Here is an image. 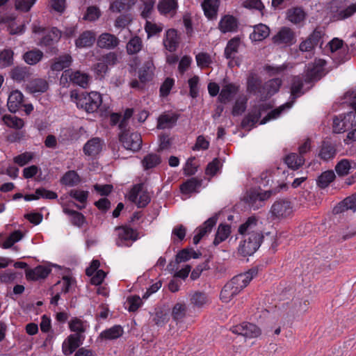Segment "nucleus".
<instances>
[{
  "mask_svg": "<svg viewBox=\"0 0 356 356\" xmlns=\"http://www.w3.org/2000/svg\"><path fill=\"white\" fill-rule=\"evenodd\" d=\"M187 307L184 303H176L172 310V319L177 323L182 322L186 316Z\"/></svg>",
  "mask_w": 356,
  "mask_h": 356,
  "instance_id": "obj_44",
  "label": "nucleus"
},
{
  "mask_svg": "<svg viewBox=\"0 0 356 356\" xmlns=\"http://www.w3.org/2000/svg\"><path fill=\"white\" fill-rule=\"evenodd\" d=\"M328 9L332 21L345 20L356 13V3L347 6L341 0H333L330 3Z\"/></svg>",
  "mask_w": 356,
  "mask_h": 356,
  "instance_id": "obj_4",
  "label": "nucleus"
},
{
  "mask_svg": "<svg viewBox=\"0 0 356 356\" xmlns=\"http://www.w3.org/2000/svg\"><path fill=\"white\" fill-rule=\"evenodd\" d=\"M119 38L110 33L100 34L97 40V46L101 49H114L120 44Z\"/></svg>",
  "mask_w": 356,
  "mask_h": 356,
  "instance_id": "obj_17",
  "label": "nucleus"
},
{
  "mask_svg": "<svg viewBox=\"0 0 356 356\" xmlns=\"http://www.w3.org/2000/svg\"><path fill=\"white\" fill-rule=\"evenodd\" d=\"M120 141L127 149L136 152L141 148L142 138L139 133H129L128 131H123L119 136Z\"/></svg>",
  "mask_w": 356,
  "mask_h": 356,
  "instance_id": "obj_7",
  "label": "nucleus"
},
{
  "mask_svg": "<svg viewBox=\"0 0 356 356\" xmlns=\"http://www.w3.org/2000/svg\"><path fill=\"white\" fill-rule=\"evenodd\" d=\"M157 7L161 14L173 16L176 13L177 3L175 0H160Z\"/></svg>",
  "mask_w": 356,
  "mask_h": 356,
  "instance_id": "obj_31",
  "label": "nucleus"
},
{
  "mask_svg": "<svg viewBox=\"0 0 356 356\" xmlns=\"http://www.w3.org/2000/svg\"><path fill=\"white\" fill-rule=\"evenodd\" d=\"M22 237L23 234L19 230L13 232L3 242L2 248L4 249L11 248L15 243L19 241Z\"/></svg>",
  "mask_w": 356,
  "mask_h": 356,
  "instance_id": "obj_56",
  "label": "nucleus"
},
{
  "mask_svg": "<svg viewBox=\"0 0 356 356\" xmlns=\"http://www.w3.org/2000/svg\"><path fill=\"white\" fill-rule=\"evenodd\" d=\"M103 142L99 138H92L89 140L83 147L85 154L88 156H96L102 149Z\"/></svg>",
  "mask_w": 356,
  "mask_h": 356,
  "instance_id": "obj_24",
  "label": "nucleus"
},
{
  "mask_svg": "<svg viewBox=\"0 0 356 356\" xmlns=\"http://www.w3.org/2000/svg\"><path fill=\"white\" fill-rule=\"evenodd\" d=\"M261 117V112L259 109H255L250 113L243 120L241 124L243 127H252Z\"/></svg>",
  "mask_w": 356,
  "mask_h": 356,
  "instance_id": "obj_53",
  "label": "nucleus"
},
{
  "mask_svg": "<svg viewBox=\"0 0 356 356\" xmlns=\"http://www.w3.org/2000/svg\"><path fill=\"white\" fill-rule=\"evenodd\" d=\"M101 15V11L97 6H90L86 10L83 18L90 22L95 21L99 18Z\"/></svg>",
  "mask_w": 356,
  "mask_h": 356,
  "instance_id": "obj_60",
  "label": "nucleus"
},
{
  "mask_svg": "<svg viewBox=\"0 0 356 356\" xmlns=\"http://www.w3.org/2000/svg\"><path fill=\"white\" fill-rule=\"evenodd\" d=\"M287 19L293 24L302 22L305 17V13L300 7L292 8L287 10Z\"/></svg>",
  "mask_w": 356,
  "mask_h": 356,
  "instance_id": "obj_43",
  "label": "nucleus"
},
{
  "mask_svg": "<svg viewBox=\"0 0 356 356\" xmlns=\"http://www.w3.org/2000/svg\"><path fill=\"white\" fill-rule=\"evenodd\" d=\"M247 99L245 97H240L237 99L233 106L232 114L234 116L241 115L246 109Z\"/></svg>",
  "mask_w": 356,
  "mask_h": 356,
  "instance_id": "obj_58",
  "label": "nucleus"
},
{
  "mask_svg": "<svg viewBox=\"0 0 356 356\" xmlns=\"http://www.w3.org/2000/svg\"><path fill=\"white\" fill-rule=\"evenodd\" d=\"M282 83V81L279 78L272 79L266 82L264 86V90L266 91V95L271 96L278 92Z\"/></svg>",
  "mask_w": 356,
  "mask_h": 356,
  "instance_id": "obj_51",
  "label": "nucleus"
},
{
  "mask_svg": "<svg viewBox=\"0 0 356 356\" xmlns=\"http://www.w3.org/2000/svg\"><path fill=\"white\" fill-rule=\"evenodd\" d=\"M275 193V192L272 190L266 191L264 192L253 190L247 193L245 199L248 205L255 210L261 207L264 201L268 199Z\"/></svg>",
  "mask_w": 356,
  "mask_h": 356,
  "instance_id": "obj_8",
  "label": "nucleus"
},
{
  "mask_svg": "<svg viewBox=\"0 0 356 356\" xmlns=\"http://www.w3.org/2000/svg\"><path fill=\"white\" fill-rule=\"evenodd\" d=\"M102 96L97 92H91L80 99L79 104L88 113H94L102 104Z\"/></svg>",
  "mask_w": 356,
  "mask_h": 356,
  "instance_id": "obj_12",
  "label": "nucleus"
},
{
  "mask_svg": "<svg viewBox=\"0 0 356 356\" xmlns=\"http://www.w3.org/2000/svg\"><path fill=\"white\" fill-rule=\"evenodd\" d=\"M270 34L268 26L265 24H259L254 26L253 32L250 38L253 41H261L266 38Z\"/></svg>",
  "mask_w": 356,
  "mask_h": 356,
  "instance_id": "obj_36",
  "label": "nucleus"
},
{
  "mask_svg": "<svg viewBox=\"0 0 356 356\" xmlns=\"http://www.w3.org/2000/svg\"><path fill=\"white\" fill-rule=\"evenodd\" d=\"M336 154L337 149L334 145L327 140L322 142L318 152V156L321 159L324 161H328L334 159Z\"/></svg>",
  "mask_w": 356,
  "mask_h": 356,
  "instance_id": "obj_20",
  "label": "nucleus"
},
{
  "mask_svg": "<svg viewBox=\"0 0 356 356\" xmlns=\"http://www.w3.org/2000/svg\"><path fill=\"white\" fill-rule=\"evenodd\" d=\"M336 177L333 170H327L321 173L318 177L317 184L321 188H325L332 183Z\"/></svg>",
  "mask_w": 356,
  "mask_h": 356,
  "instance_id": "obj_49",
  "label": "nucleus"
},
{
  "mask_svg": "<svg viewBox=\"0 0 356 356\" xmlns=\"http://www.w3.org/2000/svg\"><path fill=\"white\" fill-rule=\"evenodd\" d=\"M115 230L118 232L116 245L118 247L128 245L127 243L128 241H136L138 238V234L137 231L129 227H115Z\"/></svg>",
  "mask_w": 356,
  "mask_h": 356,
  "instance_id": "obj_9",
  "label": "nucleus"
},
{
  "mask_svg": "<svg viewBox=\"0 0 356 356\" xmlns=\"http://www.w3.org/2000/svg\"><path fill=\"white\" fill-rule=\"evenodd\" d=\"M241 44L239 38L235 37L227 42L225 49V56L227 59L234 58L236 54L238 52L240 45Z\"/></svg>",
  "mask_w": 356,
  "mask_h": 356,
  "instance_id": "obj_32",
  "label": "nucleus"
},
{
  "mask_svg": "<svg viewBox=\"0 0 356 356\" xmlns=\"http://www.w3.org/2000/svg\"><path fill=\"white\" fill-rule=\"evenodd\" d=\"M154 63L152 60L145 61L143 65L139 70V79L141 82H146L149 81L154 72Z\"/></svg>",
  "mask_w": 356,
  "mask_h": 356,
  "instance_id": "obj_34",
  "label": "nucleus"
},
{
  "mask_svg": "<svg viewBox=\"0 0 356 356\" xmlns=\"http://www.w3.org/2000/svg\"><path fill=\"white\" fill-rule=\"evenodd\" d=\"M303 81V79L301 76H293L291 79L290 88L291 100L271 111L265 118L261 120L260 124H263L266 123L270 119L277 118L286 108H290L296 99L305 93V92L302 90Z\"/></svg>",
  "mask_w": 356,
  "mask_h": 356,
  "instance_id": "obj_3",
  "label": "nucleus"
},
{
  "mask_svg": "<svg viewBox=\"0 0 356 356\" xmlns=\"http://www.w3.org/2000/svg\"><path fill=\"white\" fill-rule=\"evenodd\" d=\"M130 0H115L110 6V10L113 13H121L131 8Z\"/></svg>",
  "mask_w": 356,
  "mask_h": 356,
  "instance_id": "obj_55",
  "label": "nucleus"
},
{
  "mask_svg": "<svg viewBox=\"0 0 356 356\" xmlns=\"http://www.w3.org/2000/svg\"><path fill=\"white\" fill-rule=\"evenodd\" d=\"M208 296L203 292L195 291L191 295L190 302L194 307L202 308L209 302Z\"/></svg>",
  "mask_w": 356,
  "mask_h": 356,
  "instance_id": "obj_39",
  "label": "nucleus"
},
{
  "mask_svg": "<svg viewBox=\"0 0 356 356\" xmlns=\"http://www.w3.org/2000/svg\"><path fill=\"white\" fill-rule=\"evenodd\" d=\"M4 123L12 128L21 129L24 126V122L22 119L16 116L3 115L2 118Z\"/></svg>",
  "mask_w": 356,
  "mask_h": 356,
  "instance_id": "obj_57",
  "label": "nucleus"
},
{
  "mask_svg": "<svg viewBox=\"0 0 356 356\" xmlns=\"http://www.w3.org/2000/svg\"><path fill=\"white\" fill-rule=\"evenodd\" d=\"M13 63V51L10 49H3L0 52V68L11 65Z\"/></svg>",
  "mask_w": 356,
  "mask_h": 356,
  "instance_id": "obj_54",
  "label": "nucleus"
},
{
  "mask_svg": "<svg viewBox=\"0 0 356 356\" xmlns=\"http://www.w3.org/2000/svg\"><path fill=\"white\" fill-rule=\"evenodd\" d=\"M35 0H16L15 8L22 12H28L35 3Z\"/></svg>",
  "mask_w": 356,
  "mask_h": 356,
  "instance_id": "obj_61",
  "label": "nucleus"
},
{
  "mask_svg": "<svg viewBox=\"0 0 356 356\" xmlns=\"http://www.w3.org/2000/svg\"><path fill=\"white\" fill-rule=\"evenodd\" d=\"M129 200L138 208L145 207L150 202V196L143 184H136L129 193Z\"/></svg>",
  "mask_w": 356,
  "mask_h": 356,
  "instance_id": "obj_6",
  "label": "nucleus"
},
{
  "mask_svg": "<svg viewBox=\"0 0 356 356\" xmlns=\"http://www.w3.org/2000/svg\"><path fill=\"white\" fill-rule=\"evenodd\" d=\"M123 333L124 330L122 326L116 325L102 332L99 338L105 340H113L120 337Z\"/></svg>",
  "mask_w": 356,
  "mask_h": 356,
  "instance_id": "obj_35",
  "label": "nucleus"
},
{
  "mask_svg": "<svg viewBox=\"0 0 356 356\" xmlns=\"http://www.w3.org/2000/svg\"><path fill=\"white\" fill-rule=\"evenodd\" d=\"M49 85L43 79H35L30 81L27 88L31 93L44 92L47 90Z\"/></svg>",
  "mask_w": 356,
  "mask_h": 356,
  "instance_id": "obj_40",
  "label": "nucleus"
},
{
  "mask_svg": "<svg viewBox=\"0 0 356 356\" xmlns=\"http://www.w3.org/2000/svg\"><path fill=\"white\" fill-rule=\"evenodd\" d=\"M95 41V35L91 31H86L79 35L75 40V45L78 48L91 47Z\"/></svg>",
  "mask_w": 356,
  "mask_h": 356,
  "instance_id": "obj_27",
  "label": "nucleus"
},
{
  "mask_svg": "<svg viewBox=\"0 0 356 356\" xmlns=\"http://www.w3.org/2000/svg\"><path fill=\"white\" fill-rule=\"evenodd\" d=\"M43 52L38 49H34L26 51L23 55V59L26 63L30 65H34L38 63L43 58Z\"/></svg>",
  "mask_w": 356,
  "mask_h": 356,
  "instance_id": "obj_38",
  "label": "nucleus"
},
{
  "mask_svg": "<svg viewBox=\"0 0 356 356\" xmlns=\"http://www.w3.org/2000/svg\"><path fill=\"white\" fill-rule=\"evenodd\" d=\"M348 210L356 211V198L354 197H348L338 204L334 208L335 213H339Z\"/></svg>",
  "mask_w": 356,
  "mask_h": 356,
  "instance_id": "obj_37",
  "label": "nucleus"
},
{
  "mask_svg": "<svg viewBox=\"0 0 356 356\" xmlns=\"http://www.w3.org/2000/svg\"><path fill=\"white\" fill-rule=\"evenodd\" d=\"M256 274L257 270L251 269L245 273L234 277L222 288L220 295V300L224 302H229L243 289L247 286Z\"/></svg>",
  "mask_w": 356,
  "mask_h": 356,
  "instance_id": "obj_2",
  "label": "nucleus"
},
{
  "mask_svg": "<svg viewBox=\"0 0 356 356\" xmlns=\"http://www.w3.org/2000/svg\"><path fill=\"white\" fill-rule=\"evenodd\" d=\"M218 219V214L216 213L212 217L207 220L202 226L196 229L197 234L193 236V241L195 245H197L200 240L209 233L212 228L216 225Z\"/></svg>",
  "mask_w": 356,
  "mask_h": 356,
  "instance_id": "obj_15",
  "label": "nucleus"
},
{
  "mask_svg": "<svg viewBox=\"0 0 356 356\" xmlns=\"http://www.w3.org/2000/svg\"><path fill=\"white\" fill-rule=\"evenodd\" d=\"M180 38L178 35L177 30L170 29L166 31L163 40V44L165 48L170 52L175 51L179 44Z\"/></svg>",
  "mask_w": 356,
  "mask_h": 356,
  "instance_id": "obj_18",
  "label": "nucleus"
},
{
  "mask_svg": "<svg viewBox=\"0 0 356 356\" xmlns=\"http://www.w3.org/2000/svg\"><path fill=\"white\" fill-rule=\"evenodd\" d=\"M61 37L60 31L56 28H51L47 31L41 38L39 44L40 46L50 47L59 41Z\"/></svg>",
  "mask_w": 356,
  "mask_h": 356,
  "instance_id": "obj_21",
  "label": "nucleus"
},
{
  "mask_svg": "<svg viewBox=\"0 0 356 356\" xmlns=\"http://www.w3.org/2000/svg\"><path fill=\"white\" fill-rule=\"evenodd\" d=\"M143 47V42L140 37L134 36L127 42L126 48L128 54L133 55L139 52Z\"/></svg>",
  "mask_w": 356,
  "mask_h": 356,
  "instance_id": "obj_50",
  "label": "nucleus"
},
{
  "mask_svg": "<svg viewBox=\"0 0 356 356\" xmlns=\"http://www.w3.org/2000/svg\"><path fill=\"white\" fill-rule=\"evenodd\" d=\"M161 160L156 154H149L142 160V164L145 170H149L156 167L161 163Z\"/></svg>",
  "mask_w": 356,
  "mask_h": 356,
  "instance_id": "obj_52",
  "label": "nucleus"
},
{
  "mask_svg": "<svg viewBox=\"0 0 356 356\" xmlns=\"http://www.w3.org/2000/svg\"><path fill=\"white\" fill-rule=\"evenodd\" d=\"M270 212L277 218H284L293 213V207L290 202L279 200L272 205Z\"/></svg>",
  "mask_w": 356,
  "mask_h": 356,
  "instance_id": "obj_13",
  "label": "nucleus"
},
{
  "mask_svg": "<svg viewBox=\"0 0 356 356\" xmlns=\"http://www.w3.org/2000/svg\"><path fill=\"white\" fill-rule=\"evenodd\" d=\"M72 63V56L68 54H65L53 60L52 63L51 65V70L52 71L60 72L65 68L69 67L71 65Z\"/></svg>",
  "mask_w": 356,
  "mask_h": 356,
  "instance_id": "obj_26",
  "label": "nucleus"
},
{
  "mask_svg": "<svg viewBox=\"0 0 356 356\" xmlns=\"http://www.w3.org/2000/svg\"><path fill=\"white\" fill-rule=\"evenodd\" d=\"M356 127V113L348 112V113L335 116L333 119V131L339 134L348 131Z\"/></svg>",
  "mask_w": 356,
  "mask_h": 356,
  "instance_id": "obj_5",
  "label": "nucleus"
},
{
  "mask_svg": "<svg viewBox=\"0 0 356 356\" xmlns=\"http://www.w3.org/2000/svg\"><path fill=\"white\" fill-rule=\"evenodd\" d=\"M218 28L222 33L234 31L237 28V21L233 16L225 15L220 19Z\"/></svg>",
  "mask_w": 356,
  "mask_h": 356,
  "instance_id": "obj_30",
  "label": "nucleus"
},
{
  "mask_svg": "<svg viewBox=\"0 0 356 356\" xmlns=\"http://www.w3.org/2000/svg\"><path fill=\"white\" fill-rule=\"evenodd\" d=\"M273 42L277 45H291L296 42L293 31L288 28L283 27L273 38Z\"/></svg>",
  "mask_w": 356,
  "mask_h": 356,
  "instance_id": "obj_14",
  "label": "nucleus"
},
{
  "mask_svg": "<svg viewBox=\"0 0 356 356\" xmlns=\"http://www.w3.org/2000/svg\"><path fill=\"white\" fill-rule=\"evenodd\" d=\"M231 233V227L229 225L220 224L218 227L215 238L213 240V245L217 246L222 241H225Z\"/></svg>",
  "mask_w": 356,
  "mask_h": 356,
  "instance_id": "obj_41",
  "label": "nucleus"
},
{
  "mask_svg": "<svg viewBox=\"0 0 356 356\" xmlns=\"http://www.w3.org/2000/svg\"><path fill=\"white\" fill-rule=\"evenodd\" d=\"M70 195L79 201L80 203H86L88 196V192L81 190H72L70 193Z\"/></svg>",
  "mask_w": 356,
  "mask_h": 356,
  "instance_id": "obj_64",
  "label": "nucleus"
},
{
  "mask_svg": "<svg viewBox=\"0 0 356 356\" xmlns=\"http://www.w3.org/2000/svg\"><path fill=\"white\" fill-rule=\"evenodd\" d=\"M356 168V163L347 159L340 160L335 165L334 170L339 177L347 176L350 170Z\"/></svg>",
  "mask_w": 356,
  "mask_h": 356,
  "instance_id": "obj_25",
  "label": "nucleus"
},
{
  "mask_svg": "<svg viewBox=\"0 0 356 356\" xmlns=\"http://www.w3.org/2000/svg\"><path fill=\"white\" fill-rule=\"evenodd\" d=\"M238 87L233 83L225 85L218 97V100L222 103L226 104L229 102L232 96L237 93Z\"/></svg>",
  "mask_w": 356,
  "mask_h": 356,
  "instance_id": "obj_29",
  "label": "nucleus"
},
{
  "mask_svg": "<svg viewBox=\"0 0 356 356\" xmlns=\"http://www.w3.org/2000/svg\"><path fill=\"white\" fill-rule=\"evenodd\" d=\"M201 255L200 252H197L193 250L192 248L191 249H183L179 251L176 255V263L179 264L181 262L186 261L189 260L191 258L197 259Z\"/></svg>",
  "mask_w": 356,
  "mask_h": 356,
  "instance_id": "obj_46",
  "label": "nucleus"
},
{
  "mask_svg": "<svg viewBox=\"0 0 356 356\" xmlns=\"http://www.w3.org/2000/svg\"><path fill=\"white\" fill-rule=\"evenodd\" d=\"M178 115L175 113H163L158 118L157 128L165 129L172 128L175 125Z\"/></svg>",
  "mask_w": 356,
  "mask_h": 356,
  "instance_id": "obj_28",
  "label": "nucleus"
},
{
  "mask_svg": "<svg viewBox=\"0 0 356 356\" xmlns=\"http://www.w3.org/2000/svg\"><path fill=\"white\" fill-rule=\"evenodd\" d=\"M261 84V80L257 77L251 76H249L248 79V88L251 92H261V91H260Z\"/></svg>",
  "mask_w": 356,
  "mask_h": 356,
  "instance_id": "obj_62",
  "label": "nucleus"
},
{
  "mask_svg": "<svg viewBox=\"0 0 356 356\" xmlns=\"http://www.w3.org/2000/svg\"><path fill=\"white\" fill-rule=\"evenodd\" d=\"M323 35L322 31L318 29H314L309 37L300 44L299 49L302 52L312 51L320 42Z\"/></svg>",
  "mask_w": 356,
  "mask_h": 356,
  "instance_id": "obj_16",
  "label": "nucleus"
},
{
  "mask_svg": "<svg viewBox=\"0 0 356 356\" xmlns=\"http://www.w3.org/2000/svg\"><path fill=\"white\" fill-rule=\"evenodd\" d=\"M195 58L197 65L202 68L208 67L211 63V57L207 53H199Z\"/></svg>",
  "mask_w": 356,
  "mask_h": 356,
  "instance_id": "obj_63",
  "label": "nucleus"
},
{
  "mask_svg": "<svg viewBox=\"0 0 356 356\" xmlns=\"http://www.w3.org/2000/svg\"><path fill=\"white\" fill-rule=\"evenodd\" d=\"M51 271V269L49 267L38 266L34 268L27 269L26 270V277L31 281L44 280L49 275Z\"/></svg>",
  "mask_w": 356,
  "mask_h": 356,
  "instance_id": "obj_19",
  "label": "nucleus"
},
{
  "mask_svg": "<svg viewBox=\"0 0 356 356\" xmlns=\"http://www.w3.org/2000/svg\"><path fill=\"white\" fill-rule=\"evenodd\" d=\"M81 182V178L74 170H69L64 174L60 179V183L63 185L68 186H74Z\"/></svg>",
  "mask_w": 356,
  "mask_h": 356,
  "instance_id": "obj_42",
  "label": "nucleus"
},
{
  "mask_svg": "<svg viewBox=\"0 0 356 356\" xmlns=\"http://www.w3.org/2000/svg\"><path fill=\"white\" fill-rule=\"evenodd\" d=\"M69 327L72 332H76L75 334H81L86 331L83 322L78 318H74L69 322Z\"/></svg>",
  "mask_w": 356,
  "mask_h": 356,
  "instance_id": "obj_59",
  "label": "nucleus"
},
{
  "mask_svg": "<svg viewBox=\"0 0 356 356\" xmlns=\"http://www.w3.org/2000/svg\"><path fill=\"white\" fill-rule=\"evenodd\" d=\"M238 232L243 236L238 252L244 257L251 256L259 249L264 239L261 223L254 216L249 217L238 227Z\"/></svg>",
  "mask_w": 356,
  "mask_h": 356,
  "instance_id": "obj_1",
  "label": "nucleus"
},
{
  "mask_svg": "<svg viewBox=\"0 0 356 356\" xmlns=\"http://www.w3.org/2000/svg\"><path fill=\"white\" fill-rule=\"evenodd\" d=\"M63 212L71 216V222L74 226L81 227L86 222L84 216L80 212L67 208H64Z\"/></svg>",
  "mask_w": 356,
  "mask_h": 356,
  "instance_id": "obj_48",
  "label": "nucleus"
},
{
  "mask_svg": "<svg viewBox=\"0 0 356 356\" xmlns=\"http://www.w3.org/2000/svg\"><path fill=\"white\" fill-rule=\"evenodd\" d=\"M234 334L242 335L246 338H255L260 336L261 331L256 325L250 323H243L234 326L231 329Z\"/></svg>",
  "mask_w": 356,
  "mask_h": 356,
  "instance_id": "obj_11",
  "label": "nucleus"
},
{
  "mask_svg": "<svg viewBox=\"0 0 356 356\" xmlns=\"http://www.w3.org/2000/svg\"><path fill=\"white\" fill-rule=\"evenodd\" d=\"M24 95L19 90L12 91L8 98V108L12 113H15L22 106H23Z\"/></svg>",
  "mask_w": 356,
  "mask_h": 356,
  "instance_id": "obj_22",
  "label": "nucleus"
},
{
  "mask_svg": "<svg viewBox=\"0 0 356 356\" xmlns=\"http://www.w3.org/2000/svg\"><path fill=\"white\" fill-rule=\"evenodd\" d=\"M201 180L193 177L183 183L180 186V190L184 194L191 193L195 192L201 186Z\"/></svg>",
  "mask_w": 356,
  "mask_h": 356,
  "instance_id": "obj_47",
  "label": "nucleus"
},
{
  "mask_svg": "<svg viewBox=\"0 0 356 356\" xmlns=\"http://www.w3.org/2000/svg\"><path fill=\"white\" fill-rule=\"evenodd\" d=\"M68 79L82 88H86L88 84L89 77L85 73H81L79 71L72 72L70 70H64L63 72L60 81L62 84L67 82Z\"/></svg>",
  "mask_w": 356,
  "mask_h": 356,
  "instance_id": "obj_10",
  "label": "nucleus"
},
{
  "mask_svg": "<svg viewBox=\"0 0 356 356\" xmlns=\"http://www.w3.org/2000/svg\"><path fill=\"white\" fill-rule=\"evenodd\" d=\"M285 163L289 168L297 170L304 164L305 159L296 153H291L286 156Z\"/></svg>",
  "mask_w": 356,
  "mask_h": 356,
  "instance_id": "obj_45",
  "label": "nucleus"
},
{
  "mask_svg": "<svg viewBox=\"0 0 356 356\" xmlns=\"http://www.w3.org/2000/svg\"><path fill=\"white\" fill-rule=\"evenodd\" d=\"M30 76V68L26 66H17L10 72V77L17 82L25 81Z\"/></svg>",
  "mask_w": 356,
  "mask_h": 356,
  "instance_id": "obj_33",
  "label": "nucleus"
},
{
  "mask_svg": "<svg viewBox=\"0 0 356 356\" xmlns=\"http://www.w3.org/2000/svg\"><path fill=\"white\" fill-rule=\"evenodd\" d=\"M220 1L219 0H204L202 3V8L204 15L209 19H213L217 17Z\"/></svg>",
  "mask_w": 356,
  "mask_h": 356,
  "instance_id": "obj_23",
  "label": "nucleus"
}]
</instances>
